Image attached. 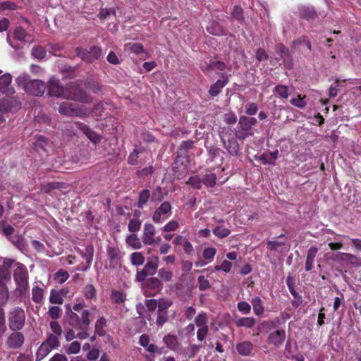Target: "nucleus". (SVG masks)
Wrapping results in <instances>:
<instances>
[{
  "instance_id": "1",
  "label": "nucleus",
  "mask_w": 361,
  "mask_h": 361,
  "mask_svg": "<svg viewBox=\"0 0 361 361\" xmlns=\"http://www.w3.org/2000/svg\"><path fill=\"white\" fill-rule=\"evenodd\" d=\"M48 91L50 95L82 103H90L91 99L81 89L78 82H70L66 87L60 85L59 80L51 78L49 80Z\"/></svg>"
},
{
  "instance_id": "2",
  "label": "nucleus",
  "mask_w": 361,
  "mask_h": 361,
  "mask_svg": "<svg viewBox=\"0 0 361 361\" xmlns=\"http://www.w3.org/2000/svg\"><path fill=\"white\" fill-rule=\"evenodd\" d=\"M16 82L26 93L33 96H42L47 88L44 81L39 79H31L27 73L20 74L16 78Z\"/></svg>"
},
{
  "instance_id": "3",
  "label": "nucleus",
  "mask_w": 361,
  "mask_h": 361,
  "mask_svg": "<svg viewBox=\"0 0 361 361\" xmlns=\"http://www.w3.org/2000/svg\"><path fill=\"white\" fill-rule=\"evenodd\" d=\"M13 279L16 284V293L20 297L25 296L29 288V274L24 264L20 262L15 263Z\"/></svg>"
},
{
  "instance_id": "4",
  "label": "nucleus",
  "mask_w": 361,
  "mask_h": 361,
  "mask_svg": "<svg viewBox=\"0 0 361 361\" xmlns=\"http://www.w3.org/2000/svg\"><path fill=\"white\" fill-rule=\"evenodd\" d=\"M8 319L10 329L13 331H20L25 323V311L19 307H16L8 312Z\"/></svg>"
},
{
  "instance_id": "5",
  "label": "nucleus",
  "mask_w": 361,
  "mask_h": 361,
  "mask_svg": "<svg viewBox=\"0 0 361 361\" xmlns=\"http://www.w3.org/2000/svg\"><path fill=\"white\" fill-rule=\"evenodd\" d=\"M11 271L0 267V303L5 305L9 298L7 283L11 281Z\"/></svg>"
},
{
  "instance_id": "6",
  "label": "nucleus",
  "mask_w": 361,
  "mask_h": 361,
  "mask_svg": "<svg viewBox=\"0 0 361 361\" xmlns=\"http://www.w3.org/2000/svg\"><path fill=\"white\" fill-rule=\"evenodd\" d=\"M59 112L66 116L84 117L87 114L86 111L82 110L78 105L68 102H63L60 104Z\"/></svg>"
},
{
  "instance_id": "7",
  "label": "nucleus",
  "mask_w": 361,
  "mask_h": 361,
  "mask_svg": "<svg viewBox=\"0 0 361 361\" xmlns=\"http://www.w3.org/2000/svg\"><path fill=\"white\" fill-rule=\"evenodd\" d=\"M102 54V49L97 46L92 47L89 51L82 48L76 49L77 56L87 63H92L94 61L99 59Z\"/></svg>"
},
{
  "instance_id": "8",
  "label": "nucleus",
  "mask_w": 361,
  "mask_h": 361,
  "mask_svg": "<svg viewBox=\"0 0 361 361\" xmlns=\"http://www.w3.org/2000/svg\"><path fill=\"white\" fill-rule=\"evenodd\" d=\"M171 204L169 202H164L156 209L152 216V220L156 224L164 221L171 215Z\"/></svg>"
},
{
  "instance_id": "9",
  "label": "nucleus",
  "mask_w": 361,
  "mask_h": 361,
  "mask_svg": "<svg viewBox=\"0 0 361 361\" xmlns=\"http://www.w3.org/2000/svg\"><path fill=\"white\" fill-rule=\"evenodd\" d=\"M25 341L24 335L21 332L15 331L9 335L6 345L8 348L17 349L20 348Z\"/></svg>"
},
{
  "instance_id": "10",
  "label": "nucleus",
  "mask_w": 361,
  "mask_h": 361,
  "mask_svg": "<svg viewBox=\"0 0 361 361\" xmlns=\"http://www.w3.org/2000/svg\"><path fill=\"white\" fill-rule=\"evenodd\" d=\"M156 229L152 224H145L143 228L142 242L145 245H151L156 243Z\"/></svg>"
},
{
  "instance_id": "11",
  "label": "nucleus",
  "mask_w": 361,
  "mask_h": 361,
  "mask_svg": "<svg viewBox=\"0 0 361 361\" xmlns=\"http://www.w3.org/2000/svg\"><path fill=\"white\" fill-rule=\"evenodd\" d=\"M12 77L9 73H6L0 76V92L8 96L13 95L15 93L14 88L11 85Z\"/></svg>"
},
{
  "instance_id": "12",
  "label": "nucleus",
  "mask_w": 361,
  "mask_h": 361,
  "mask_svg": "<svg viewBox=\"0 0 361 361\" xmlns=\"http://www.w3.org/2000/svg\"><path fill=\"white\" fill-rule=\"evenodd\" d=\"M76 127L94 145L99 143L102 140V136L87 126L82 123H76Z\"/></svg>"
},
{
  "instance_id": "13",
  "label": "nucleus",
  "mask_w": 361,
  "mask_h": 361,
  "mask_svg": "<svg viewBox=\"0 0 361 361\" xmlns=\"http://www.w3.org/2000/svg\"><path fill=\"white\" fill-rule=\"evenodd\" d=\"M286 338V332L283 329L274 331L269 334L268 343L275 347H280Z\"/></svg>"
},
{
  "instance_id": "14",
  "label": "nucleus",
  "mask_w": 361,
  "mask_h": 361,
  "mask_svg": "<svg viewBox=\"0 0 361 361\" xmlns=\"http://www.w3.org/2000/svg\"><path fill=\"white\" fill-rule=\"evenodd\" d=\"M106 252L110 266L115 267L120 263L121 255L118 247L109 246L106 249Z\"/></svg>"
},
{
  "instance_id": "15",
  "label": "nucleus",
  "mask_w": 361,
  "mask_h": 361,
  "mask_svg": "<svg viewBox=\"0 0 361 361\" xmlns=\"http://www.w3.org/2000/svg\"><path fill=\"white\" fill-rule=\"evenodd\" d=\"M159 259L158 256L152 255L147 259V262L142 269L149 276L154 275L159 267Z\"/></svg>"
},
{
  "instance_id": "16",
  "label": "nucleus",
  "mask_w": 361,
  "mask_h": 361,
  "mask_svg": "<svg viewBox=\"0 0 361 361\" xmlns=\"http://www.w3.org/2000/svg\"><path fill=\"white\" fill-rule=\"evenodd\" d=\"M9 241L20 252H25L28 250V246L25 238L21 235H13L9 237Z\"/></svg>"
},
{
  "instance_id": "17",
  "label": "nucleus",
  "mask_w": 361,
  "mask_h": 361,
  "mask_svg": "<svg viewBox=\"0 0 361 361\" xmlns=\"http://www.w3.org/2000/svg\"><path fill=\"white\" fill-rule=\"evenodd\" d=\"M66 293L64 289H52L50 292L49 302L55 305H62L63 302V295Z\"/></svg>"
},
{
  "instance_id": "18",
  "label": "nucleus",
  "mask_w": 361,
  "mask_h": 361,
  "mask_svg": "<svg viewBox=\"0 0 361 361\" xmlns=\"http://www.w3.org/2000/svg\"><path fill=\"white\" fill-rule=\"evenodd\" d=\"M145 287L148 290H153L154 293H159L163 288L161 281L156 277H151L146 280Z\"/></svg>"
},
{
  "instance_id": "19",
  "label": "nucleus",
  "mask_w": 361,
  "mask_h": 361,
  "mask_svg": "<svg viewBox=\"0 0 361 361\" xmlns=\"http://www.w3.org/2000/svg\"><path fill=\"white\" fill-rule=\"evenodd\" d=\"M317 252H318V248L316 247L315 246H312L308 250L307 254V259H306V262H305V270L307 271L312 270V269L313 267L314 262V258H315Z\"/></svg>"
},
{
  "instance_id": "20",
  "label": "nucleus",
  "mask_w": 361,
  "mask_h": 361,
  "mask_svg": "<svg viewBox=\"0 0 361 361\" xmlns=\"http://www.w3.org/2000/svg\"><path fill=\"white\" fill-rule=\"evenodd\" d=\"M124 51L128 54L139 55L140 54L144 53V49L141 44L129 42L124 45Z\"/></svg>"
},
{
  "instance_id": "21",
  "label": "nucleus",
  "mask_w": 361,
  "mask_h": 361,
  "mask_svg": "<svg viewBox=\"0 0 361 361\" xmlns=\"http://www.w3.org/2000/svg\"><path fill=\"white\" fill-rule=\"evenodd\" d=\"M300 16L307 20L317 18V13L313 7L303 6L299 11Z\"/></svg>"
},
{
  "instance_id": "22",
  "label": "nucleus",
  "mask_w": 361,
  "mask_h": 361,
  "mask_svg": "<svg viewBox=\"0 0 361 361\" xmlns=\"http://www.w3.org/2000/svg\"><path fill=\"white\" fill-rule=\"evenodd\" d=\"M228 83V78L223 80H218L214 84H213L209 90V93L212 97L217 96L221 91L222 88L224 87Z\"/></svg>"
},
{
  "instance_id": "23",
  "label": "nucleus",
  "mask_w": 361,
  "mask_h": 361,
  "mask_svg": "<svg viewBox=\"0 0 361 361\" xmlns=\"http://www.w3.org/2000/svg\"><path fill=\"white\" fill-rule=\"evenodd\" d=\"M221 138L224 145V147L226 148L228 152L233 156L238 155L239 151V146L237 141L235 139H232L229 140L227 142H226L223 136H221Z\"/></svg>"
},
{
  "instance_id": "24",
  "label": "nucleus",
  "mask_w": 361,
  "mask_h": 361,
  "mask_svg": "<svg viewBox=\"0 0 361 361\" xmlns=\"http://www.w3.org/2000/svg\"><path fill=\"white\" fill-rule=\"evenodd\" d=\"M252 348L253 345L252 343L247 341H243L236 345L238 353L243 356L249 355Z\"/></svg>"
},
{
  "instance_id": "25",
  "label": "nucleus",
  "mask_w": 361,
  "mask_h": 361,
  "mask_svg": "<svg viewBox=\"0 0 361 361\" xmlns=\"http://www.w3.org/2000/svg\"><path fill=\"white\" fill-rule=\"evenodd\" d=\"M91 324L90 312L87 310H82L80 317L79 329L85 330Z\"/></svg>"
},
{
  "instance_id": "26",
  "label": "nucleus",
  "mask_w": 361,
  "mask_h": 361,
  "mask_svg": "<svg viewBox=\"0 0 361 361\" xmlns=\"http://www.w3.org/2000/svg\"><path fill=\"white\" fill-rule=\"evenodd\" d=\"M110 300L115 304H123L126 300V294L121 290H112Z\"/></svg>"
},
{
  "instance_id": "27",
  "label": "nucleus",
  "mask_w": 361,
  "mask_h": 361,
  "mask_svg": "<svg viewBox=\"0 0 361 361\" xmlns=\"http://www.w3.org/2000/svg\"><path fill=\"white\" fill-rule=\"evenodd\" d=\"M163 342L172 350H176L179 347L178 338L174 335L168 334L163 338Z\"/></svg>"
},
{
  "instance_id": "28",
  "label": "nucleus",
  "mask_w": 361,
  "mask_h": 361,
  "mask_svg": "<svg viewBox=\"0 0 361 361\" xmlns=\"http://www.w3.org/2000/svg\"><path fill=\"white\" fill-rule=\"evenodd\" d=\"M44 298V289L39 286H34L32 288V300L36 304L42 302Z\"/></svg>"
},
{
  "instance_id": "29",
  "label": "nucleus",
  "mask_w": 361,
  "mask_h": 361,
  "mask_svg": "<svg viewBox=\"0 0 361 361\" xmlns=\"http://www.w3.org/2000/svg\"><path fill=\"white\" fill-rule=\"evenodd\" d=\"M251 304L253 307V312L256 315H262L264 312L262 300L258 296L253 298L251 300Z\"/></svg>"
},
{
  "instance_id": "30",
  "label": "nucleus",
  "mask_w": 361,
  "mask_h": 361,
  "mask_svg": "<svg viewBox=\"0 0 361 361\" xmlns=\"http://www.w3.org/2000/svg\"><path fill=\"white\" fill-rule=\"evenodd\" d=\"M283 238V235L274 238L272 240L267 243V249L270 251H278L285 245L286 242L279 241L278 239Z\"/></svg>"
},
{
  "instance_id": "31",
  "label": "nucleus",
  "mask_w": 361,
  "mask_h": 361,
  "mask_svg": "<svg viewBox=\"0 0 361 361\" xmlns=\"http://www.w3.org/2000/svg\"><path fill=\"white\" fill-rule=\"evenodd\" d=\"M278 151L275 150L274 152H269L263 153L260 157L259 159L262 161L264 164H273L274 163V161L277 159L278 157Z\"/></svg>"
},
{
  "instance_id": "32",
  "label": "nucleus",
  "mask_w": 361,
  "mask_h": 361,
  "mask_svg": "<svg viewBox=\"0 0 361 361\" xmlns=\"http://www.w3.org/2000/svg\"><path fill=\"white\" fill-rule=\"evenodd\" d=\"M51 350L52 349L49 346L42 342L36 352V360L40 361L43 360Z\"/></svg>"
},
{
  "instance_id": "33",
  "label": "nucleus",
  "mask_w": 361,
  "mask_h": 361,
  "mask_svg": "<svg viewBox=\"0 0 361 361\" xmlns=\"http://www.w3.org/2000/svg\"><path fill=\"white\" fill-rule=\"evenodd\" d=\"M256 324V319L252 317H242L235 322V324L238 327L252 328Z\"/></svg>"
},
{
  "instance_id": "34",
  "label": "nucleus",
  "mask_w": 361,
  "mask_h": 361,
  "mask_svg": "<svg viewBox=\"0 0 361 361\" xmlns=\"http://www.w3.org/2000/svg\"><path fill=\"white\" fill-rule=\"evenodd\" d=\"M83 295L87 300L97 299L96 289L92 284H87L84 287Z\"/></svg>"
},
{
  "instance_id": "35",
  "label": "nucleus",
  "mask_w": 361,
  "mask_h": 361,
  "mask_svg": "<svg viewBox=\"0 0 361 361\" xmlns=\"http://www.w3.org/2000/svg\"><path fill=\"white\" fill-rule=\"evenodd\" d=\"M130 262L133 265L140 266L145 262V257L142 252H135L130 255Z\"/></svg>"
},
{
  "instance_id": "36",
  "label": "nucleus",
  "mask_w": 361,
  "mask_h": 361,
  "mask_svg": "<svg viewBox=\"0 0 361 361\" xmlns=\"http://www.w3.org/2000/svg\"><path fill=\"white\" fill-rule=\"evenodd\" d=\"M213 233L219 238H224L229 235L231 233V231L224 226H217L213 229Z\"/></svg>"
},
{
  "instance_id": "37",
  "label": "nucleus",
  "mask_w": 361,
  "mask_h": 361,
  "mask_svg": "<svg viewBox=\"0 0 361 361\" xmlns=\"http://www.w3.org/2000/svg\"><path fill=\"white\" fill-rule=\"evenodd\" d=\"M126 243L133 249H140L142 247L141 242L135 234H130L128 235L126 238Z\"/></svg>"
},
{
  "instance_id": "38",
  "label": "nucleus",
  "mask_w": 361,
  "mask_h": 361,
  "mask_svg": "<svg viewBox=\"0 0 361 361\" xmlns=\"http://www.w3.org/2000/svg\"><path fill=\"white\" fill-rule=\"evenodd\" d=\"M106 320L104 317H101L95 323V332L99 336H103L105 334L104 327L106 326Z\"/></svg>"
},
{
  "instance_id": "39",
  "label": "nucleus",
  "mask_w": 361,
  "mask_h": 361,
  "mask_svg": "<svg viewBox=\"0 0 361 361\" xmlns=\"http://www.w3.org/2000/svg\"><path fill=\"white\" fill-rule=\"evenodd\" d=\"M207 31L213 35H221L224 33L223 27L216 22H213L207 27Z\"/></svg>"
},
{
  "instance_id": "40",
  "label": "nucleus",
  "mask_w": 361,
  "mask_h": 361,
  "mask_svg": "<svg viewBox=\"0 0 361 361\" xmlns=\"http://www.w3.org/2000/svg\"><path fill=\"white\" fill-rule=\"evenodd\" d=\"M208 317L205 312H202L197 314L195 318V323L199 328L208 326H207Z\"/></svg>"
},
{
  "instance_id": "41",
  "label": "nucleus",
  "mask_w": 361,
  "mask_h": 361,
  "mask_svg": "<svg viewBox=\"0 0 361 361\" xmlns=\"http://www.w3.org/2000/svg\"><path fill=\"white\" fill-rule=\"evenodd\" d=\"M69 278L67 271L60 269L54 274V279L59 284L63 283Z\"/></svg>"
},
{
  "instance_id": "42",
  "label": "nucleus",
  "mask_w": 361,
  "mask_h": 361,
  "mask_svg": "<svg viewBox=\"0 0 361 361\" xmlns=\"http://www.w3.org/2000/svg\"><path fill=\"white\" fill-rule=\"evenodd\" d=\"M46 345L49 346L52 350L59 346V339L56 336L52 334H48L46 340L44 341Z\"/></svg>"
},
{
  "instance_id": "43",
  "label": "nucleus",
  "mask_w": 361,
  "mask_h": 361,
  "mask_svg": "<svg viewBox=\"0 0 361 361\" xmlns=\"http://www.w3.org/2000/svg\"><path fill=\"white\" fill-rule=\"evenodd\" d=\"M80 343L78 341H75L65 348V352L68 355L78 354L80 351Z\"/></svg>"
},
{
  "instance_id": "44",
  "label": "nucleus",
  "mask_w": 361,
  "mask_h": 361,
  "mask_svg": "<svg viewBox=\"0 0 361 361\" xmlns=\"http://www.w3.org/2000/svg\"><path fill=\"white\" fill-rule=\"evenodd\" d=\"M171 300L169 298H161L157 301V308L159 312H167V310L172 305Z\"/></svg>"
},
{
  "instance_id": "45",
  "label": "nucleus",
  "mask_w": 361,
  "mask_h": 361,
  "mask_svg": "<svg viewBox=\"0 0 361 361\" xmlns=\"http://www.w3.org/2000/svg\"><path fill=\"white\" fill-rule=\"evenodd\" d=\"M338 255L341 257V259H345L348 260L353 264L361 265V259L357 257L354 255H352L350 253L340 252L338 254Z\"/></svg>"
},
{
  "instance_id": "46",
  "label": "nucleus",
  "mask_w": 361,
  "mask_h": 361,
  "mask_svg": "<svg viewBox=\"0 0 361 361\" xmlns=\"http://www.w3.org/2000/svg\"><path fill=\"white\" fill-rule=\"evenodd\" d=\"M158 276L162 281L169 282L172 279L173 272L169 269L161 268L158 271Z\"/></svg>"
},
{
  "instance_id": "47",
  "label": "nucleus",
  "mask_w": 361,
  "mask_h": 361,
  "mask_svg": "<svg viewBox=\"0 0 361 361\" xmlns=\"http://www.w3.org/2000/svg\"><path fill=\"white\" fill-rule=\"evenodd\" d=\"M305 99V96L302 97L300 94H299L296 98L291 99L290 102L294 106H296L299 109H303L307 104Z\"/></svg>"
},
{
  "instance_id": "48",
  "label": "nucleus",
  "mask_w": 361,
  "mask_h": 361,
  "mask_svg": "<svg viewBox=\"0 0 361 361\" xmlns=\"http://www.w3.org/2000/svg\"><path fill=\"white\" fill-rule=\"evenodd\" d=\"M150 197L149 190H143L140 192L139 195L138 207L142 208L148 201Z\"/></svg>"
},
{
  "instance_id": "49",
  "label": "nucleus",
  "mask_w": 361,
  "mask_h": 361,
  "mask_svg": "<svg viewBox=\"0 0 361 361\" xmlns=\"http://www.w3.org/2000/svg\"><path fill=\"white\" fill-rule=\"evenodd\" d=\"M13 36L16 39L20 42H24L25 41V38L27 36V34L23 27H18L14 30Z\"/></svg>"
},
{
  "instance_id": "50",
  "label": "nucleus",
  "mask_w": 361,
  "mask_h": 361,
  "mask_svg": "<svg viewBox=\"0 0 361 361\" xmlns=\"http://www.w3.org/2000/svg\"><path fill=\"white\" fill-rule=\"evenodd\" d=\"M216 253V249L214 247H207L203 251V257L208 260V262H211Z\"/></svg>"
},
{
  "instance_id": "51",
  "label": "nucleus",
  "mask_w": 361,
  "mask_h": 361,
  "mask_svg": "<svg viewBox=\"0 0 361 361\" xmlns=\"http://www.w3.org/2000/svg\"><path fill=\"white\" fill-rule=\"evenodd\" d=\"M32 56L37 59H42L46 56V51L42 47H35L32 50Z\"/></svg>"
},
{
  "instance_id": "52",
  "label": "nucleus",
  "mask_w": 361,
  "mask_h": 361,
  "mask_svg": "<svg viewBox=\"0 0 361 361\" xmlns=\"http://www.w3.org/2000/svg\"><path fill=\"white\" fill-rule=\"evenodd\" d=\"M288 87L286 85H279L275 87L274 92L282 99L288 97Z\"/></svg>"
},
{
  "instance_id": "53",
  "label": "nucleus",
  "mask_w": 361,
  "mask_h": 361,
  "mask_svg": "<svg viewBox=\"0 0 361 361\" xmlns=\"http://www.w3.org/2000/svg\"><path fill=\"white\" fill-rule=\"evenodd\" d=\"M48 314L52 319H58L62 315V310L58 306H51L49 308Z\"/></svg>"
},
{
  "instance_id": "54",
  "label": "nucleus",
  "mask_w": 361,
  "mask_h": 361,
  "mask_svg": "<svg viewBox=\"0 0 361 361\" xmlns=\"http://www.w3.org/2000/svg\"><path fill=\"white\" fill-rule=\"evenodd\" d=\"M216 176L214 173L207 174L202 180L203 184L207 187H213L216 184Z\"/></svg>"
},
{
  "instance_id": "55",
  "label": "nucleus",
  "mask_w": 361,
  "mask_h": 361,
  "mask_svg": "<svg viewBox=\"0 0 361 361\" xmlns=\"http://www.w3.org/2000/svg\"><path fill=\"white\" fill-rule=\"evenodd\" d=\"M203 183L202 180L197 176L190 177L187 181V184L191 185L196 189H200Z\"/></svg>"
},
{
  "instance_id": "56",
  "label": "nucleus",
  "mask_w": 361,
  "mask_h": 361,
  "mask_svg": "<svg viewBox=\"0 0 361 361\" xmlns=\"http://www.w3.org/2000/svg\"><path fill=\"white\" fill-rule=\"evenodd\" d=\"M197 282L199 285V289L202 291L206 290L210 288L209 281L204 276H198Z\"/></svg>"
},
{
  "instance_id": "57",
  "label": "nucleus",
  "mask_w": 361,
  "mask_h": 361,
  "mask_svg": "<svg viewBox=\"0 0 361 361\" xmlns=\"http://www.w3.org/2000/svg\"><path fill=\"white\" fill-rule=\"evenodd\" d=\"M49 326L53 332L52 334H54V336H56L58 337L61 336L63 331L59 322L56 321H52L50 322Z\"/></svg>"
},
{
  "instance_id": "58",
  "label": "nucleus",
  "mask_w": 361,
  "mask_h": 361,
  "mask_svg": "<svg viewBox=\"0 0 361 361\" xmlns=\"http://www.w3.org/2000/svg\"><path fill=\"white\" fill-rule=\"evenodd\" d=\"M232 267V264L229 261L224 260L221 264L216 265L214 267V269L216 271H223L226 273H228L231 271Z\"/></svg>"
},
{
  "instance_id": "59",
  "label": "nucleus",
  "mask_w": 361,
  "mask_h": 361,
  "mask_svg": "<svg viewBox=\"0 0 361 361\" xmlns=\"http://www.w3.org/2000/svg\"><path fill=\"white\" fill-rule=\"evenodd\" d=\"M232 17L239 22H243L244 20L243 9L238 6H234L232 11Z\"/></svg>"
},
{
  "instance_id": "60",
  "label": "nucleus",
  "mask_w": 361,
  "mask_h": 361,
  "mask_svg": "<svg viewBox=\"0 0 361 361\" xmlns=\"http://www.w3.org/2000/svg\"><path fill=\"white\" fill-rule=\"evenodd\" d=\"M164 198L161 187L156 188L152 194V200L155 202H161Z\"/></svg>"
},
{
  "instance_id": "61",
  "label": "nucleus",
  "mask_w": 361,
  "mask_h": 361,
  "mask_svg": "<svg viewBox=\"0 0 361 361\" xmlns=\"http://www.w3.org/2000/svg\"><path fill=\"white\" fill-rule=\"evenodd\" d=\"M237 307L240 312L245 314H249L251 311L250 305L245 301L239 302L237 305Z\"/></svg>"
},
{
  "instance_id": "62",
  "label": "nucleus",
  "mask_w": 361,
  "mask_h": 361,
  "mask_svg": "<svg viewBox=\"0 0 361 361\" xmlns=\"http://www.w3.org/2000/svg\"><path fill=\"white\" fill-rule=\"evenodd\" d=\"M141 226V221L138 219H133L128 224V230L130 232L138 231Z\"/></svg>"
},
{
  "instance_id": "63",
  "label": "nucleus",
  "mask_w": 361,
  "mask_h": 361,
  "mask_svg": "<svg viewBox=\"0 0 361 361\" xmlns=\"http://www.w3.org/2000/svg\"><path fill=\"white\" fill-rule=\"evenodd\" d=\"M169 319L168 312H159L157 310V324L158 326H162Z\"/></svg>"
},
{
  "instance_id": "64",
  "label": "nucleus",
  "mask_w": 361,
  "mask_h": 361,
  "mask_svg": "<svg viewBox=\"0 0 361 361\" xmlns=\"http://www.w3.org/2000/svg\"><path fill=\"white\" fill-rule=\"evenodd\" d=\"M179 226L178 221H170L167 223L163 228L162 230L165 232H171L176 231Z\"/></svg>"
}]
</instances>
